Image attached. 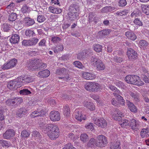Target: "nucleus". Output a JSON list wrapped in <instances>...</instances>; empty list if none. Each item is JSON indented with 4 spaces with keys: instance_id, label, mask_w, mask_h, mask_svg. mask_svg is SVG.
<instances>
[{
    "instance_id": "a19ab883",
    "label": "nucleus",
    "mask_w": 149,
    "mask_h": 149,
    "mask_svg": "<svg viewBox=\"0 0 149 149\" xmlns=\"http://www.w3.org/2000/svg\"><path fill=\"white\" fill-rule=\"evenodd\" d=\"M20 94L22 95H29L31 93V91L27 89H24L19 91Z\"/></svg>"
},
{
    "instance_id": "5fc2aeb1",
    "label": "nucleus",
    "mask_w": 149,
    "mask_h": 149,
    "mask_svg": "<svg viewBox=\"0 0 149 149\" xmlns=\"http://www.w3.org/2000/svg\"><path fill=\"white\" fill-rule=\"evenodd\" d=\"M3 30L4 31H7L9 30L10 28V26L6 24H4L2 26Z\"/></svg>"
},
{
    "instance_id": "72a5a7b5",
    "label": "nucleus",
    "mask_w": 149,
    "mask_h": 149,
    "mask_svg": "<svg viewBox=\"0 0 149 149\" xmlns=\"http://www.w3.org/2000/svg\"><path fill=\"white\" fill-rule=\"evenodd\" d=\"M113 95L117 97V99L118 100V101L121 104H124L125 100L123 99L122 96L115 93H113Z\"/></svg>"
},
{
    "instance_id": "6e6d98bb",
    "label": "nucleus",
    "mask_w": 149,
    "mask_h": 149,
    "mask_svg": "<svg viewBox=\"0 0 149 149\" xmlns=\"http://www.w3.org/2000/svg\"><path fill=\"white\" fill-rule=\"evenodd\" d=\"M112 7H106L102 9V12H107L109 11H111L112 10H114V8H113V9H112Z\"/></svg>"
},
{
    "instance_id": "a211bd4d",
    "label": "nucleus",
    "mask_w": 149,
    "mask_h": 149,
    "mask_svg": "<svg viewBox=\"0 0 149 149\" xmlns=\"http://www.w3.org/2000/svg\"><path fill=\"white\" fill-rule=\"evenodd\" d=\"M84 78L86 79H93L96 77L95 75L92 73L84 72L82 74Z\"/></svg>"
},
{
    "instance_id": "39448f33",
    "label": "nucleus",
    "mask_w": 149,
    "mask_h": 149,
    "mask_svg": "<svg viewBox=\"0 0 149 149\" xmlns=\"http://www.w3.org/2000/svg\"><path fill=\"white\" fill-rule=\"evenodd\" d=\"M91 63L96 66L98 70H103L105 68V66L102 61L97 58H93L91 60Z\"/></svg>"
},
{
    "instance_id": "f03ea898",
    "label": "nucleus",
    "mask_w": 149,
    "mask_h": 149,
    "mask_svg": "<svg viewBox=\"0 0 149 149\" xmlns=\"http://www.w3.org/2000/svg\"><path fill=\"white\" fill-rule=\"evenodd\" d=\"M125 80L127 83L139 86H142L144 84L140 78L136 75H128L125 77Z\"/></svg>"
},
{
    "instance_id": "49530a36",
    "label": "nucleus",
    "mask_w": 149,
    "mask_h": 149,
    "mask_svg": "<svg viewBox=\"0 0 149 149\" xmlns=\"http://www.w3.org/2000/svg\"><path fill=\"white\" fill-rule=\"evenodd\" d=\"M85 127L86 129L91 131L93 130L94 129L93 124L90 123L86 124Z\"/></svg>"
},
{
    "instance_id": "338daca9",
    "label": "nucleus",
    "mask_w": 149,
    "mask_h": 149,
    "mask_svg": "<svg viewBox=\"0 0 149 149\" xmlns=\"http://www.w3.org/2000/svg\"><path fill=\"white\" fill-rule=\"evenodd\" d=\"M4 119V116L3 114V108L0 107V120L2 121Z\"/></svg>"
},
{
    "instance_id": "5701e85b",
    "label": "nucleus",
    "mask_w": 149,
    "mask_h": 149,
    "mask_svg": "<svg viewBox=\"0 0 149 149\" xmlns=\"http://www.w3.org/2000/svg\"><path fill=\"white\" fill-rule=\"evenodd\" d=\"M27 114V110L24 108L19 109L16 113L17 115L19 117H22L25 116Z\"/></svg>"
},
{
    "instance_id": "412c9836",
    "label": "nucleus",
    "mask_w": 149,
    "mask_h": 149,
    "mask_svg": "<svg viewBox=\"0 0 149 149\" xmlns=\"http://www.w3.org/2000/svg\"><path fill=\"white\" fill-rule=\"evenodd\" d=\"M19 37L18 35L13 34L10 39V41L12 44H16L19 42Z\"/></svg>"
},
{
    "instance_id": "393cba45",
    "label": "nucleus",
    "mask_w": 149,
    "mask_h": 149,
    "mask_svg": "<svg viewBox=\"0 0 149 149\" xmlns=\"http://www.w3.org/2000/svg\"><path fill=\"white\" fill-rule=\"evenodd\" d=\"M23 22L24 23V24L27 26L32 25L35 23L34 21L29 17L25 18L24 19Z\"/></svg>"
},
{
    "instance_id": "bf43d9fd",
    "label": "nucleus",
    "mask_w": 149,
    "mask_h": 149,
    "mask_svg": "<svg viewBox=\"0 0 149 149\" xmlns=\"http://www.w3.org/2000/svg\"><path fill=\"white\" fill-rule=\"evenodd\" d=\"M15 6V4L14 3H10L7 7V11L10 12L11 10H13Z\"/></svg>"
},
{
    "instance_id": "2f4dec72",
    "label": "nucleus",
    "mask_w": 149,
    "mask_h": 149,
    "mask_svg": "<svg viewBox=\"0 0 149 149\" xmlns=\"http://www.w3.org/2000/svg\"><path fill=\"white\" fill-rule=\"evenodd\" d=\"M140 135L143 138L148 137L149 135L148 134V130L146 129H142L140 132Z\"/></svg>"
},
{
    "instance_id": "0e129e2a",
    "label": "nucleus",
    "mask_w": 149,
    "mask_h": 149,
    "mask_svg": "<svg viewBox=\"0 0 149 149\" xmlns=\"http://www.w3.org/2000/svg\"><path fill=\"white\" fill-rule=\"evenodd\" d=\"M30 134L25 130L23 131L21 134V136L23 137L26 138L29 136Z\"/></svg>"
},
{
    "instance_id": "f8f14e48",
    "label": "nucleus",
    "mask_w": 149,
    "mask_h": 149,
    "mask_svg": "<svg viewBox=\"0 0 149 149\" xmlns=\"http://www.w3.org/2000/svg\"><path fill=\"white\" fill-rule=\"evenodd\" d=\"M127 55L130 60H133L136 58L137 57V54L132 49H129L127 52Z\"/></svg>"
},
{
    "instance_id": "aec40b11",
    "label": "nucleus",
    "mask_w": 149,
    "mask_h": 149,
    "mask_svg": "<svg viewBox=\"0 0 149 149\" xmlns=\"http://www.w3.org/2000/svg\"><path fill=\"white\" fill-rule=\"evenodd\" d=\"M127 104L128 108L132 112L135 113L137 112V109L134 104L130 101L127 100Z\"/></svg>"
},
{
    "instance_id": "1a4fd4ad",
    "label": "nucleus",
    "mask_w": 149,
    "mask_h": 149,
    "mask_svg": "<svg viewBox=\"0 0 149 149\" xmlns=\"http://www.w3.org/2000/svg\"><path fill=\"white\" fill-rule=\"evenodd\" d=\"M93 120L94 121V123L98 127L102 128H105L107 125V122L103 118L96 119L94 118Z\"/></svg>"
},
{
    "instance_id": "58836bf2",
    "label": "nucleus",
    "mask_w": 149,
    "mask_h": 149,
    "mask_svg": "<svg viewBox=\"0 0 149 149\" xmlns=\"http://www.w3.org/2000/svg\"><path fill=\"white\" fill-rule=\"evenodd\" d=\"M32 137L35 139H39L41 137L40 134L37 131H34L32 134Z\"/></svg>"
},
{
    "instance_id": "79ce46f5",
    "label": "nucleus",
    "mask_w": 149,
    "mask_h": 149,
    "mask_svg": "<svg viewBox=\"0 0 149 149\" xmlns=\"http://www.w3.org/2000/svg\"><path fill=\"white\" fill-rule=\"evenodd\" d=\"M115 85L119 88L123 89H125L126 87L125 86V85L121 81H116L115 83Z\"/></svg>"
},
{
    "instance_id": "c85d7f7f",
    "label": "nucleus",
    "mask_w": 149,
    "mask_h": 149,
    "mask_svg": "<svg viewBox=\"0 0 149 149\" xmlns=\"http://www.w3.org/2000/svg\"><path fill=\"white\" fill-rule=\"evenodd\" d=\"M97 143V141L93 138H91L88 142L87 144V146L88 147H93L95 146H96V143Z\"/></svg>"
},
{
    "instance_id": "37998d69",
    "label": "nucleus",
    "mask_w": 149,
    "mask_h": 149,
    "mask_svg": "<svg viewBox=\"0 0 149 149\" xmlns=\"http://www.w3.org/2000/svg\"><path fill=\"white\" fill-rule=\"evenodd\" d=\"M109 33V30H104L99 32V34L102 37L107 35Z\"/></svg>"
},
{
    "instance_id": "4c0bfd02",
    "label": "nucleus",
    "mask_w": 149,
    "mask_h": 149,
    "mask_svg": "<svg viewBox=\"0 0 149 149\" xmlns=\"http://www.w3.org/2000/svg\"><path fill=\"white\" fill-rule=\"evenodd\" d=\"M63 47L62 44L59 45L56 47L54 48L53 50L54 53H58L60 51L63 50Z\"/></svg>"
},
{
    "instance_id": "69168bd1",
    "label": "nucleus",
    "mask_w": 149,
    "mask_h": 149,
    "mask_svg": "<svg viewBox=\"0 0 149 149\" xmlns=\"http://www.w3.org/2000/svg\"><path fill=\"white\" fill-rule=\"evenodd\" d=\"M22 44L24 46H29L31 45L30 40H24L22 42Z\"/></svg>"
},
{
    "instance_id": "603ef678",
    "label": "nucleus",
    "mask_w": 149,
    "mask_h": 149,
    "mask_svg": "<svg viewBox=\"0 0 149 149\" xmlns=\"http://www.w3.org/2000/svg\"><path fill=\"white\" fill-rule=\"evenodd\" d=\"M73 64L75 67L79 68H81L83 67V65L82 63L78 61H76L74 62Z\"/></svg>"
},
{
    "instance_id": "6ab92c4d",
    "label": "nucleus",
    "mask_w": 149,
    "mask_h": 149,
    "mask_svg": "<svg viewBox=\"0 0 149 149\" xmlns=\"http://www.w3.org/2000/svg\"><path fill=\"white\" fill-rule=\"evenodd\" d=\"M84 106L91 111H93L95 109V107L93 103L87 101L84 102Z\"/></svg>"
},
{
    "instance_id": "7ed1b4c3",
    "label": "nucleus",
    "mask_w": 149,
    "mask_h": 149,
    "mask_svg": "<svg viewBox=\"0 0 149 149\" xmlns=\"http://www.w3.org/2000/svg\"><path fill=\"white\" fill-rule=\"evenodd\" d=\"M19 87H20L24 84L29 83L33 81V79L31 77L27 76H20L16 79Z\"/></svg>"
},
{
    "instance_id": "20e7f679",
    "label": "nucleus",
    "mask_w": 149,
    "mask_h": 149,
    "mask_svg": "<svg viewBox=\"0 0 149 149\" xmlns=\"http://www.w3.org/2000/svg\"><path fill=\"white\" fill-rule=\"evenodd\" d=\"M27 66L31 69L32 68L34 70L40 68L41 64V60L38 59L29 60L28 62Z\"/></svg>"
},
{
    "instance_id": "8fccbe9b",
    "label": "nucleus",
    "mask_w": 149,
    "mask_h": 149,
    "mask_svg": "<svg viewBox=\"0 0 149 149\" xmlns=\"http://www.w3.org/2000/svg\"><path fill=\"white\" fill-rule=\"evenodd\" d=\"M45 20V18L44 16L41 15H39L37 17V20L39 22H42Z\"/></svg>"
},
{
    "instance_id": "473e14b6",
    "label": "nucleus",
    "mask_w": 149,
    "mask_h": 149,
    "mask_svg": "<svg viewBox=\"0 0 149 149\" xmlns=\"http://www.w3.org/2000/svg\"><path fill=\"white\" fill-rule=\"evenodd\" d=\"M119 124L122 127H124L125 126L129 125V121L126 119H122L119 121Z\"/></svg>"
},
{
    "instance_id": "c9c22d12",
    "label": "nucleus",
    "mask_w": 149,
    "mask_h": 149,
    "mask_svg": "<svg viewBox=\"0 0 149 149\" xmlns=\"http://www.w3.org/2000/svg\"><path fill=\"white\" fill-rule=\"evenodd\" d=\"M93 48L95 51L98 52H101L102 50V47L97 44L94 45L93 46Z\"/></svg>"
},
{
    "instance_id": "13d9d810",
    "label": "nucleus",
    "mask_w": 149,
    "mask_h": 149,
    "mask_svg": "<svg viewBox=\"0 0 149 149\" xmlns=\"http://www.w3.org/2000/svg\"><path fill=\"white\" fill-rule=\"evenodd\" d=\"M30 40L31 45H36L38 42V39L36 38H33Z\"/></svg>"
},
{
    "instance_id": "9d476101",
    "label": "nucleus",
    "mask_w": 149,
    "mask_h": 149,
    "mask_svg": "<svg viewBox=\"0 0 149 149\" xmlns=\"http://www.w3.org/2000/svg\"><path fill=\"white\" fill-rule=\"evenodd\" d=\"M17 63V60L13 59L4 63L2 66V69L4 70H8L14 67Z\"/></svg>"
},
{
    "instance_id": "864d4df0",
    "label": "nucleus",
    "mask_w": 149,
    "mask_h": 149,
    "mask_svg": "<svg viewBox=\"0 0 149 149\" xmlns=\"http://www.w3.org/2000/svg\"><path fill=\"white\" fill-rule=\"evenodd\" d=\"M143 12L147 15H149V6H144L142 8Z\"/></svg>"
},
{
    "instance_id": "052dcab7",
    "label": "nucleus",
    "mask_w": 149,
    "mask_h": 149,
    "mask_svg": "<svg viewBox=\"0 0 149 149\" xmlns=\"http://www.w3.org/2000/svg\"><path fill=\"white\" fill-rule=\"evenodd\" d=\"M63 149H76L74 147L72 146L71 145V144L68 143L65 146L63 147Z\"/></svg>"
},
{
    "instance_id": "dca6fc26",
    "label": "nucleus",
    "mask_w": 149,
    "mask_h": 149,
    "mask_svg": "<svg viewBox=\"0 0 149 149\" xmlns=\"http://www.w3.org/2000/svg\"><path fill=\"white\" fill-rule=\"evenodd\" d=\"M75 118L76 120L81 122L82 120H85L86 117L85 115H83L81 111L76 110L75 113Z\"/></svg>"
},
{
    "instance_id": "4468645a",
    "label": "nucleus",
    "mask_w": 149,
    "mask_h": 149,
    "mask_svg": "<svg viewBox=\"0 0 149 149\" xmlns=\"http://www.w3.org/2000/svg\"><path fill=\"white\" fill-rule=\"evenodd\" d=\"M112 118L115 120L119 121L122 116H124V114L121 113L118 110H116L114 112L111 114Z\"/></svg>"
},
{
    "instance_id": "f3484780",
    "label": "nucleus",
    "mask_w": 149,
    "mask_h": 149,
    "mask_svg": "<svg viewBox=\"0 0 149 149\" xmlns=\"http://www.w3.org/2000/svg\"><path fill=\"white\" fill-rule=\"evenodd\" d=\"M68 15L70 18L73 17L74 19H72L74 20V19H77L78 17V13H77V10L76 9L73 8H72L70 7V11L68 13Z\"/></svg>"
},
{
    "instance_id": "e433bc0d",
    "label": "nucleus",
    "mask_w": 149,
    "mask_h": 149,
    "mask_svg": "<svg viewBox=\"0 0 149 149\" xmlns=\"http://www.w3.org/2000/svg\"><path fill=\"white\" fill-rule=\"evenodd\" d=\"M0 143L3 146L9 147L11 146L12 145L10 143L6 141L1 139L0 140Z\"/></svg>"
},
{
    "instance_id": "c03bdc74",
    "label": "nucleus",
    "mask_w": 149,
    "mask_h": 149,
    "mask_svg": "<svg viewBox=\"0 0 149 149\" xmlns=\"http://www.w3.org/2000/svg\"><path fill=\"white\" fill-rule=\"evenodd\" d=\"M14 101H12V102H14L15 105H18L20 104L22 102V100L20 97H16L14 99Z\"/></svg>"
},
{
    "instance_id": "a878e982",
    "label": "nucleus",
    "mask_w": 149,
    "mask_h": 149,
    "mask_svg": "<svg viewBox=\"0 0 149 149\" xmlns=\"http://www.w3.org/2000/svg\"><path fill=\"white\" fill-rule=\"evenodd\" d=\"M45 112L43 110L40 111H35L33 112L31 114V116L32 118H35L38 116H42L45 114Z\"/></svg>"
},
{
    "instance_id": "0eeeda50",
    "label": "nucleus",
    "mask_w": 149,
    "mask_h": 149,
    "mask_svg": "<svg viewBox=\"0 0 149 149\" xmlns=\"http://www.w3.org/2000/svg\"><path fill=\"white\" fill-rule=\"evenodd\" d=\"M85 87L87 91H94L99 88L100 86L97 83L89 82L86 84Z\"/></svg>"
},
{
    "instance_id": "4be33fe9",
    "label": "nucleus",
    "mask_w": 149,
    "mask_h": 149,
    "mask_svg": "<svg viewBox=\"0 0 149 149\" xmlns=\"http://www.w3.org/2000/svg\"><path fill=\"white\" fill-rule=\"evenodd\" d=\"M125 34L126 37L128 39H130L132 40H134L137 38V37L136 35L131 31H127L125 32Z\"/></svg>"
},
{
    "instance_id": "a18cd8bd",
    "label": "nucleus",
    "mask_w": 149,
    "mask_h": 149,
    "mask_svg": "<svg viewBox=\"0 0 149 149\" xmlns=\"http://www.w3.org/2000/svg\"><path fill=\"white\" fill-rule=\"evenodd\" d=\"M31 8L26 5L24 6L21 9V11L23 13H25L29 12Z\"/></svg>"
},
{
    "instance_id": "423d86ee",
    "label": "nucleus",
    "mask_w": 149,
    "mask_h": 149,
    "mask_svg": "<svg viewBox=\"0 0 149 149\" xmlns=\"http://www.w3.org/2000/svg\"><path fill=\"white\" fill-rule=\"evenodd\" d=\"M141 123L138 120L132 119L129 121V125L132 130L137 131L139 130L141 127Z\"/></svg>"
},
{
    "instance_id": "774afa93",
    "label": "nucleus",
    "mask_w": 149,
    "mask_h": 149,
    "mask_svg": "<svg viewBox=\"0 0 149 149\" xmlns=\"http://www.w3.org/2000/svg\"><path fill=\"white\" fill-rule=\"evenodd\" d=\"M37 49H33V50L30 51L29 52V55L31 56H34L38 54Z\"/></svg>"
},
{
    "instance_id": "c756f323",
    "label": "nucleus",
    "mask_w": 149,
    "mask_h": 149,
    "mask_svg": "<svg viewBox=\"0 0 149 149\" xmlns=\"http://www.w3.org/2000/svg\"><path fill=\"white\" fill-rule=\"evenodd\" d=\"M120 142L119 141L111 143L110 148L111 149H119L120 148Z\"/></svg>"
},
{
    "instance_id": "2eb2a0df",
    "label": "nucleus",
    "mask_w": 149,
    "mask_h": 149,
    "mask_svg": "<svg viewBox=\"0 0 149 149\" xmlns=\"http://www.w3.org/2000/svg\"><path fill=\"white\" fill-rule=\"evenodd\" d=\"M15 135V132L13 130H7L3 135V138L6 139H10Z\"/></svg>"
},
{
    "instance_id": "09e8293b",
    "label": "nucleus",
    "mask_w": 149,
    "mask_h": 149,
    "mask_svg": "<svg viewBox=\"0 0 149 149\" xmlns=\"http://www.w3.org/2000/svg\"><path fill=\"white\" fill-rule=\"evenodd\" d=\"M139 45L141 48H144L148 45V44L145 40H141L139 41Z\"/></svg>"
},
{
    "instance_id": "4d7b16f0",
    "label": "nucleus",
    "mask_w": 149,
    "mask_h": 149,
    "mask_svg": "<svg viewBox=\"0 0 149 149\" xmlns=\"http://www.w3.org/2000/svg\"><path fill=\"white\" fill-rule=\"evenodd\" d=\"M61 39L59 37L53 36L52 38V40L54 43H56L61 41Z\"/></svg>"
},
{
    "instance_id": "f257e3e1",
    "label": "nucleus",
    "mask_w": 149,
    "mask_h": 149,
    "mask_svg": "<svg viewBox=\"0 0 149 149\" xmlns=\"http://www.w3.org/2000/svg\"><path fill=\"white\" fill-rule=\"evenodd\" d=\"M45 133H47L49 137L54 140L57 138L59 133L58 127L54 124H49L46 126V128L42 130Z\"/></svg>"
},
{
    "instance_id": "ea45409f",
    "label": "nucleus",
    "mask_w": 149,
    "mask_h": 149,
    "mask_svg": "<svg viewBox=\"0 0 149 149\" xmlns=\"http://www.w3.org/2000/svg\"><path fill=\"white\" fill-rule=\"evenodd\" d=\"M17 17L16 14L14 13H12L9 15L8 19L10 21H13L16 20Z\"/></svg>"
},
{
    "instance_id": "f704fd0d",
    "label": "nucleus",
    "mask_w": 149,
    "mask_h": 149,
    "mask_svg": "<svg viewBox=\"0 0 149 149\" xmlns=\"http://www.w3.org/2000/svg\"><path fill=\"white\" fill-rule=\"evenodd\" d=\"M63 113L65 116H68L70 114V109L68 106H65L63 108Z\"/></svg>"
},
{
    "instance_id": "de8ad7c7",
    "label": "nucleus",
    "mask_w": 149,
    "mask_h": 149,
    "mask_svg": "<svg viewBox=\"0 0 149 149\" xmlns=\"http://www.w3.org/2000/svg\"><path fill=\"white\" fill-rule=\"evenodd\" d=\"M26 35L28 37L32 36L35 34L34 32L31 30H27L25 31Z\"/></svg>"
},
{
    "instance_id": "bb28decb",
    "label": "nucleus",
    "mask_w": 149,
    "mask_h": 149,
    "mask_svg": "<svg viewBox=\"0 0 149 149\" xmlns=\"http://www.w3.org/2000/svg\"><path fill=\"white\" fill-rule=\"evenodd\" d=\"M49 11L53 13L59 14L62 12L61 9L53 6L49 7Z\"/></svg>"
},
{
    "instance_id": "cd10ccee",
    "label": "nucleus",
    "mask_w": 149,
    "mask_h": 149,
    "mask_svg": "<svg viewBox=\"0 0 149 149\" xmlns=\"http://www.w3.org/2000/svg\"><path fill=\"white\" fill-rule=\"evenodd\" d=\"M80 138V141L84 143L86 142L88 140V135L85 133L81 134Z\"/></svg>"
},
{
    "instance_id": "3c124183",
    "label": "nucleus",
    "mask_w": 149,
    "mask_h": 149,
    "mask_svg": "<svg viewBox=\"0 0 149 149\" xmlns=\"http://www.w3.org/2000/svg\"><path fill=\"white\" fill-rule=\"evenodd\" d=\"M134 24L136 25L139 26H142L143 25L141 21L139 19L136 18L134 19L133 22Z\"/></svg>"
},
{
    "instance_id": "ddd939ff",
    "label": "nucleus",
    "mask_w": 149,
    "mask_h": 149,
    "mask_svg": "<svg viewBox=\"0 0 149 149\" xmlns=\"http://www.w3.org/2000/svg\"><path fill=\"white\" fill-rule=\"evenodd\" d=\"M8 87L11 90H15L19 87L16 79L10 81L8 83Z\"/></svg>"
},
{
    "instance_id": "680f3d73",
    "label": "nucleus",
    "mask_w": 149,
    "mask_h": 149,
    "mask_svg": "<svg viewBox=\"0 0 149 149\" xmlns=\"http://www.w3.org/2000/svg\"><path fill=\"white\" fill-rule=\"evenodd\" d=\"M92 97L94 100H96L97 102L99 103L100 104H101V105H102V101L100 100L98 96L95 95H92Z\"/></svg>"
},
{
    "instance_id": "b1692460",
    "label": "nucleus",
    "mask_w": 149,
    "mask_h": 149,
    "mask_svg": "<svg viewBox=\"0 0 149 149\" xmlns=\"http://www.w3.org/2000/svg\"><path fill=\"white\" fill-rule=\"evenodd\" d=\"M50 71L47 70H45L39 72L38 73V76L42 78L47 77L50 74Z\"/></svg>"
},
{
    "instance_id": "9b49d317",
    "label": "nucleus",
    "mask_w": 149,
    "mask_h": 149,
    "mask_svg": "<svg viewBox=\"0 0 149 149\" xmlns=\"http://www.w3.org/2000/svg\"><path fill=\"white\" fill-rule=\"evenodd\" d=\"M50 118L53 121H59L60 119V113L57 111H52L50 113Z\"/></svg>"
},
{
    "instance_id": "7c9ffc66",
    "label": "nucleus",
    "mask_w": 149,
    "mask_h": 149,
    "mask_svg": "<svg viewBox=\"0 0 149 149\" xmlns=\"http://www.w3.org/2000/svg\"><path fill=\"white\" fill-rule=\"evenodd\" d=\"M67 72V70L65 68H62L57 70L56 72V74L58 75L63 76Z\"/></svg>"
},
{
    "instance_id": "e2e57ef3",
    "label": "nucleus",
    "mask_w": 149,
    "mask_h": 149,
    "mask_svg": "<svg viewBox=\"0 0 149 149\" xmlns=\"http://www.w3.org/2000/svg\"><path fill=\"white\" fill-rule=\"evenodd\" d=\"M126 4L127 2L125 0H120L119 2V6H124Z\"/></svg>"
},
{
    "instance_id": "6e6552de",
    "label": "nucleus",
    "mask_w": 149,
    "mask_h": 149,
    "mask_svg": "<svg viewBox=\"0 0 149 149\" xmlns=\"http://www.w3.org/2000/svg\"><path fill=\"white\" fill-rule=\"evenodd\" d=\"M97 140L96 146L99 147H104L107 143L106 137L104 136L100 135L97 137Z\"/></svg>"
}]
</instances>
